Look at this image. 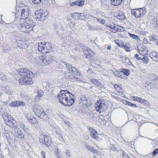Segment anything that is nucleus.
Segmentation results:
<instances>
[{
  "instance_id": "30",
  "label": "nucleus",
  "mask_w": 158,
  "mask_h": 158,
  "mask_svg": "<svg viewBox=\"0 0 158 158\" xmlns=\"http://www.w3.org/2000/svg\"><path fill=\"white\" fill-rule=\"evenodd\" d=\"M116 44L120 47L123 48L124 46V44L122 43L120 41L117 40L115 41Z\"/></svg>"
},
{
  "instance_id": "17",
  "label": "nucleus",
  "mask_w": 158,
  "mask_h": 158,
  "mask_svg": "<svg viewBox=\"0 0 158 158\" xmlns=\"http://www.w3.org/2000/svg\"><path fill=\"white\" fill-rule=\"evenodd\" d=\"M2 117L5 122L6 121H8L12 117L10 115L6 113H4L3 114H2Z\"/></svg>"
},
{
  "instance_id": "26",
  "label": "nucleus",
  "mask_w": 158,
  "mask_h": 158,
  "mask_svg": "<svg viewBox=\"0 0 158 158\" xmlns=\"http://www.w3.org/2000/svg\"><path fill=\"white\" fill-rule=\"evenodd\" d=\"M145 49L143 50V49H142V50H141L138 49V52L142 56H145V55L147 54V51Z\"/></svg>"
},
{
  "instance_id": "47",
  "label": "nucleus",
  "mask_w": 158,
  "mask_h": 158,
  "mask_svg": "<svg viewBox=\"0 0 158 158\" xmlns=\"http://www.w3.org/2000/svg\"><path fill=\"white\" fill-rule=\"evenodd\" d=\"M44 94V92L42 90H40L38 92V95L39 96H40V97H42Z\"/></svg>"
},
{
  "instance_id": "34",
  "label": "nucleus",
  "mask_w": 158,
  "mask_h": 158,
  "mask_svg": "<svg viewBox=\"0 0 158 158\" xmlns=\"http://www.w3.org/2000/svg\"><path fill=\"white\" fill-rule=\"evenodd\" d=\"M31 1V0H30ZM33 3L35 4L38 5L42 2L43 0H31Z\"/></svg>"
},
{
  "instance_id": "38",
  "label": "nucleus",
  "mask_w": 158,
  "mask_h": 158,
  "mask_svg": "<svg viewBox=\"0 0 158 158\" xmlns=\"http://www.w3.org/2000/svg\"><path fill=\"white\" fill-rule=\"evenodd\" d=\"M157 54L158 53L155 52H153L150 54V56L152 59V57H155L156 55H157Z\"/></svg>"
},
{
  "instance_id": "45",
  "label": "nucleus",
  "mask_w": 158,
  "mask_h": 158,
  "mask_svg": "<svg viewBox=\"0 0 158 158\" xmlns=\"http://www.w3.org/2000/svg\"><path fill=\"white\" fill-rule=\"evenodd\" d=\"M84 101H85L86 102H85V104L88 106H90L91 104L90 103V100L88 99H85L84 100Z\"/></svg>"
},
{
  "instance_id": "57",
  "label": "nucleus",
  "mask_w": 158,
  "mask_h": 158,
  "mask_svg": "<svg viewBox=\"0 0 158 158\" xmlns=\"http://www.w3.org/2000/svg\"><path fill=\"white\" fill-rule=\"evenodd\" d=\"M123 47L124 48L125 50L127 52H128L130 51V48L127 47L126 46L124 45V46Z\"/></svg>"
},
{
  "instance_id": "60",
  "label": "nucleus",
  "mask_w": 158,
  "mask_h": 158,
  "mask_svg": "<svg viewBox=\"0 0 158 158\" xmlns=\"http://www.w3.org/2000/svg\"><path fill=\"white\" fill-rule=\"evenodd\" d=\"M149 40L151 41H154L155 40V39L154 38V36L150 38Z\"/></svg>"
},
{
  "instance_id": "44",
  "label": "nucleus",
  "mask_w": 158,
  "mask_h": 158,
  "mask_svg": "<svg viewBox=\"0 0 158 158\" xmlns=\"http://www.w3.org/2000/svg\"><path fill=\"white\" fill-rule=\"evenodd\" d=\"M158 154V148L155 149L152 152L153 156H156Z\"/></svg>"
},
{
  "instance_id": "12",
  "label": "nucleus",
  "mask_w": 158,
  "mask_h": 158,
  "mask_svg": "<svg viewBox=\"0 0 158 158\" xmlns=\"http://www.w3.org/2000/svg\"><path fill=\"white\" fill-rule=\"evenodd\" d=\"M80 47L82 50L83 53L85 54V56L87 58H89V56L88 54V50H89V48L85 46L83 44L80 45Z\"/></svg>"
},
{
  "instance_id": "62",
  "label": "nucleus",
  "mask_w": 158,
  "mask_h": 158,
  "mask_svg": "<svg viewBox=\"0 0 158 158\" xmlns=\"http://www.w3.org/2000/svg\"><path fill=\"white\" fill-rule=\"evenodd\" d=\"M70 5L71 6H74V5H76L75 1H74L73 2H71L70 3Z\"/></svg>"
},
{
  "instance_id": "25",
  "label": "nucleus",
  "mask_w": 158,
  "mask_h": 158,
  "mask_svg": "<svg viewBox=\"0 0 158 158\" xmlns=\"http://www.w3.org/2000/svg\"><path fill=\"white\" fill-rule=\"evenodd\" d=\"M76 5L82 6L84 4V1L82 0H78L75 1Z\"/></svg>"
},
{
  "instance_id": "42",
  "label": "nucleus",
  "mask_w": 158,
  "mask_h": 158,
  "mask_svg": "<svg viewBox=\"0 0 158 158\" xmlns=\"http://www.w3.org/2000/svg\"><path fill=\"white\" fill-rule=\"evenodd\" d=\"M109 27L111 28V29H116L117 25L115 24L114 23H112V24H110L109 25Z\"/></svg>"
},
{
  "instance_id": "48",
  "label": "nucleus",
  "mask_w": 158,
  "mask_h": 158,
  "mask_svg": "<svg viewBox=\"0 0 158 158\" xmlns=\"http://www.w3.org/2000/svg\"><path fill=\"white\" fill-rule=\"evenodd\" d=\"M140 102H139L143 104V105H147V103H148V102L146 100H145L144 99H142L141 98V100H140Z\"/></svg>"
},
{
  "instance_id": "4",
  "label": "nucleus",
  "mask_w": 158,
  "mask_h": 158,
  "mask_svg": "<svg viewBox=\"0 0 158 158\" xmlns=\"http://www.w3.org/2000/svg\"><path fill=\"white\" fill-rule=\"evenodd\" d=\"M32 110L39 118L47 121L49 119L48 115L44 112L43 107L38 104L33 106Z\"/></svg>"
},
{
  "instance_id": "3",
  "label": "nucleus",
  "mask_w": 158,
  "mask_h": 158,
  "mask_svg": "<svg viewBox=\"0 0 158 158\" xmlns=\"http://www.w3.org/2000/svg\"><path fill=\"white\" fill-rule=\"evenodd\" d=\"M35 60V62L38 64L45 66L51 64L54 60V57L51 55H45L37 56Z\"/></svg>"
},
{
  "instance_id": "2",
  "label": "nucleus",
  "mask_w": 158,
  "mask_h": 158,
  "mask_svg": "<svg viewBox=\"0 0 158 158\" xmlns=\"http://www.w3.org/2000/svg\"><path fill=\"white\" fill-rule=\"evenodd\" d=\"M59 102L65 106H71L75 99L74 95L67 90L60 91L58 96Z\"/></svg>"
},
{
  "instance_id": "54",
  "label": "nucleus",
  "mask_w": 158,
  "mask_h": 158,
  "mask_svg": "<svg viewBox=\"0 0 158 158\" xmlns=\"http://www.w3.org/2000/svg\"><path fill=\"white\" fill-rule=\"evenodd\" d=\"M123 158H130L126 153L123 152Z\"/></svg>"
},
{
  "instance_id": "7",
  "label": "nucleus",
  "mask_w": 158,
  "mask_h": 158,
  "mask_svg": "<svg viewBox=\"0 0 158 158\" xmlns=\"http://www.w3.org/2000/svg\"><path fill=\"white\" fill-rule=\"evenodd\" d=\"M52 48L51 44L49 43L41 42L38 45L39 51L43 53L48 52L51 50Z\"/></svg>"
},
{
  "instance_id": "28",
  "label": "nucleus",
  "mask_w": 158,
  "mask_h": 158,
  "mask_svg": "<svg viewBox=\"0 0 158 158\" xmlns=\"http://www.w3.org/2000/svg\"><path fill=\"white\" fill-rule=\"evenodd\" d=\"M141 60L145 63L147 64L149 61V58L146 56H144L141 57Z\"/></svg>"
},
{
  "instance_id": "31",
  "label": "nucleus",
  "mask_w": 158,
  "mask_h": 158,
  "mask_svg": "<svg viewBox=\"0 0 158 158\" xmlns=\"http://www.w3.org/2000/svg\"><path fill=\"white\" fill-rule=\"evenodd\" d=\"M40 11L41 18L40 19H44L45 18H47V13L43 12Z\"/></svg>"
},
{
  "instance_id": "32",
  "label": "nucleus",
  "mask_w": 158,
  "mask_h": 158,
  "mask_svg": "<svg viewBox=\"0 0 158 158\" xmlns=\"http://www.w3.org/2000/svg\"><path fill=\"white\" fill-rule=\"evenodd\" d=\"M24 135L22 133V132L20 130L18 131V135H17V137L19 138L22 139L24 137Z\"/></svg>"
},
{
  "instance_id": "9",
  "label": "nucleus",
  "mask_w": 158,
  "mask_h": 158,
  "mask_svg": "<svg viewBox=\"0 0 158 158\" xmlns=\"http://www.w3.org/2000/svg\"><path fill=\"white\" fill-rule=\"evenodd\" d=\"M50 138L47 136H45L44 135H41L40 137V142L46 145H48L50 143Z\"/></svg>"
},
{
  "instance_id": "1",
  "label": "nucleus",
  "mask_w": 158,
  "mask_h": 158,
  "mask_svg": "<svg viewBox=\"0 0 158 158\" xmlns=\"http://www.w3.org/2000/svg\"><path fill=\"white\" fill-rule=\"evenodd\" d=\"M18 72L22 77L19 80L20 84L28 85L32 84L33 81L31 78L33 76V73L27 69H20L18 70Z\"/></svg>"
},
{
  "instance_id": "59",
  "label": "nucleus",
  "mask_w": 158,
  "mask_h": 158,
  "mask_svg": "<svg viewBox=\"0 0 158 158\" xmlns=\"http://www.w3.org/2000/svg\"><path fill=\"white\" fill-rule=\"evenodd\" d=\"M116 28H117V29H116V30H117V31H119L120 29L121 28V26L117 25Z\"/></svg>"
},
{
  "instance_id": "29",
  "label": "nucleus",
  "mask_w": 158,
  "mask_h": 158,
  "mask_svg": "<svg viewBox=\"0 0 158 158\" xmlns=\"http://www.w3.org/2000/svg\"><path fill=\"white\" fill-rule=\"evenodd\" d=\"M86 148L90 151L94 153H97L98 152L97 150L95 149L94 148H92L90 146H87Z\"/></svg>"
},
{
  "instance_id": "19",
  "label": "nucleus",
  "mask_w": 158,
  "mask_h": 158,
  "mask_svg": "<svg viewBox=\"0 0 158 158\" xmlns=\"http://www.w3.org/2000/svg\"><path fill=\"white\" fill-rule=\"evenodd\" d=\"M149 78L152 81H155L158 80V76L155 74L151 73L149 74Z\"/></svg>"
},
{
  "instance_id": "55",
  "label": "nucleus",
  "mask_w": 158,
  "mask_h": 158,
  "mask_svg": "<svg viewBox=\"0 0 158 158\" xmlns=\"http://www.w3.org/2000/svg\"><path fill=\"white\" fill-rule=\"evenodd\" d=\"M64 153L66 154V157H69L70 156V153L69 150H68Z\"/></svg>"
},
{
  "instance_id": "51",
  "label": "nucleus",
  "mask_w": 158,
  "mask_h": 158,
  "mask_svg": "<svg viewBox=\"0 0 158 158\" xmlns=\"http://www.w3.org/2000/svg\"><path fill=\"white\" fill-rule=\"evenodd\" d=\"M41 97H40V96H39L37 94L36 97H35V101L38 102L40 98H41Z\"/></svg>"
},
{
  "instance_id": "50",
  "label": "nucleus",
  "mask_w": 158,
  "mask_h": 158,
  "mask_svg": "<svg viewBox=\"0 0 158 158\" xmlns=\"http://www.w3.org/2000/svg\"><path fill=\"white\" fill-rule=\"evenodd\" d=\"M134 57H135L138 60H141V57L139 56V55L138 54L136 53L134 56Z\"/></svg>"
},
{
  "instance_id": "63",
  "label": "nucleus",
  "mask_w": 158,
  "mask_h": 158,
  "mask_svg": "<svg viewBox=\"0 0 158 158\" xmlns=\"http://www.w3.org/2000/svg\"><path fill=\"white\" fill-rule=\"evenodd\" d=\"M114 87L115 88H116V89L117 90H118V88H120V87L118 86V85H114Z\"/></svg>"
},
{
  "instance_id": "13",
  "label": "nucleus",
  "mask_w": 158,
  "mask_h": 158,
  "mask_svg": "<svg viewBox=\"0 0 158 158\" xmlns=\"http://www.w3.org/2000/svg\"><path fill=\"white\" fill-rule=\"evenodd\" d=\"M120 57L121 58L122 61L123 63L128 65L133 66V64H132L131 61L127 57L125 56H122Z\"/></svg>"
},
{
  "instance_id": "11",
  "label": "nucleus",
  "mask_w": 158,
  "mask_h": 158,
  "mask_svg": "<svg viewBox=\"0 0 158 158\" xmlns=\"http://www.w3.org/2000/svg\"><path fill=\"white\" fill-rule=\"evenodd\" d=\"M5 123L11 127H14L16 126V121L13 117L11 118L8 121H6Z\"/></svg>"
},
{
  "instance_id": "53",
  "label": "nucleus",
  "mask_w": 158,
  "mask_h": 158,
  "mask_svg": "<svg viewBox=\"0 0 158 158\" xmlns=\"http://www.w3.org/2000/svg\"><path fill=\"white\" fill-rule=\"evenodd\" d=\"M152 59L153 60L157 62V60H158V53L157 54L155 57H153Z\"/></svg>"
},
{
  "instance_id": "15",
  "label": "nucleus",
  "mask_w": 158,
  "mask_h": 158,
  "mask_svg": "<svg viewBox=\"0 0 158 158\" xmlns=\"http://www.w3.org/2000/svg\"><path fill=\"white\" fill-rule=\"evenodd\" d=\"M131 13L132 15L136 18H140L139 13V9H135V10H131Z\"/></svg>"
},
{
  "instance_id": "58",
  "label": "nucleus",
  "mask_w": 158,
  "mask_h": 158,
  "mask_svg": "<svg viewBox=\"0 0 158 158\" xmlns=\"http://www.w3.org/2000/svg\"><path fill=\"white\" fill-rule=\"evenodd\" d=\"M77 14V13H71L70 15H71V16L73 18H74V15H76Z\"/></svg>"
},
{
  "instance_id": "6",
  "label": "nucleus",
  "mask_w": 158,
  "mask_h": 158,
  "mask_svg": "<svg viewBox=\"0 0 158 158\" xmlns=\"http://www.w3.org/2000/svg\"><path fill=\"white\" fill-rule=\"evenodd\" d=\"M108 105V103L105 101H97L95 104L96 110L100 113L104 112L107 109Z\"/></svg>"
},
{
  "instance_id": "10",
  "label": "nucleus",
  "mask_w": 158,
  "mask_h": 158,
  "mask_svg": "<svg viewBox=\"0 0 158 158\" xmlns=\"http://www.w3.org/2000/svg\"><path fill=\"white\" fill-rule=\"evenodd\" d=\"M89 132L90 133V135L91 137L95 139H97L98 138V134L97 131L91 127H89L88 128Z\"/></svg>"
},
{
  "instance_id": "23",
  "label": "nucleus",
  "mask_w": 158,
  "mask_h": 158,
  "mask_svg": "<svg viewBox=\"0 0 158 158\" xmlns=\"http://www.w3.org/2000/svg\"><path fill=\"white\" fill-rule=\"evenodd\" d=\"M70 72L68 71H65L63 73V75L64 77L66 79H69V78H71V76H70Z\"/></svg>"
},
{
  "instance_id": "46",
  "label": "nucleus",
  "mask_w": 158,
  "mask_h": 158,
  "mask_svg": "<svg viewBox=\"0 0 158 158\" xmlns=\"http://www.w3.org/2000/svg\"><path fill=\"white\" fill-rule=\"evenodd\" d=\"M6 79L5 75L2 73H0V80H4Z\"/></svg>"
},
{
  "instance_id": "43",
  "label": "nucleus",
  "mask_w": 158,
  "mask_h": 158,
  "mask_svg": "<svg viewBox=\"0 0 158 158\" xmlns=\"http://www.w3.org/2000/svg\"><path fill=\"white\" fill-rule=\"evenodd\" d=\"M63 63H64V64L66 66V67L67 68V69L69 71V70H70V69H71L70 67H71V66H72V65L69 64H68L66 62H63Z\"/></svg>"
},
{
  "instance_id": "52",
  "label": "nucleus",
  "mask_w": 158,
  "mask_h": 158,
  "mask_svg": "<svg viewBox=\"0 0 158 158\" xmlns=\"http://www.w3.org/2000/svg\"><path fill=\"white\" fill-rule=\"evenodd\" d=\"M20 127L23 128L24 130H26L27 127H26L24 125L23 123H20Z\"/></svg>"
},
{
  "instance_id": "36",
  "label": "nucleus",
  "mask_w": 158,
  "mask_h": 158,
  "mask_svg": "<svg viewBox=\"0 0 158 158\" xmlns=\"http://www.w3.org/2000/svg\"><path fill=\"white\" fill-rule=\"evenodd\" d=\"M98 81L96 79L93 78L91 80L90 82V83L94 84V85H96Z\"/></svg>"
},
{
  "instance_id": "61",
  "label": "nucleus",
  "mask_w": 158,
  "mask_h": 158,
  "mask_svg": "<svg viewBox=\"0 0 158 158\" xmlns=\"http://www.w3.org/2000/svg\"><path fill=\"white\" fill-rule=\"evenodd\" d=\"M154 25L157 28H158V21H156V23H154Z\"/></svg>"
},
{
  "instance_id": "41",
  "label": "nucleus",
  "mask_w": 158,
  "mask_h": 158,
  "mask_svg": "<svg viewBox=\"0 0 158 158\" xmlns=\"http://www.w3.org/2000/svg\"><path fill=\"white\" fill-rule=\"evenodd\" d=\"M96 85H97L98 87L100 88H103L104 87V86L103 85V84L99 81L98 82Z\"/></svg>"
},
{
  "instance_id": "21",
  "label": "nucleus",
  "mask_w": 158,
  "mask_h": 158,
  "mask_svg": "<svg viewBox=\"0 0 158 158\" xmlns=\"http://www.w3.org/2000/svg\"><path fill=\"white\" fill-rule=\"evenodd\" d=\"M112 4L114 6H118L119 5L122 1L120 0H111Z\"/></svg>"
},
{
  "instance_id": "37",
  "label": "nucleus",
  "mask_w": 158,
  "mask_h": 158,
  "mask_svg": "<svg viewBox=\"0 0 158 158\" xmlns=\"http://www.w3.org/2000/svg\"><path fill=\"white\" fill-rule=\"evenodd\" d=\"M110 149L112 151L114 152L117 150L116 148L115 145H110Z\"/></svg>"
},
{
  "instance_id": "18",
  "label": "nucleus",
  "mask_w": 158,
  "mask_h": 158,
  "mask_svg": "<svg viewBox=\"0 0 158 158\" xmlns=\"http://www.w3.org/2000/svg\"><path fill=\"white\" fill-rule=\"evenodd\" d=\"M122 73L125 78H126V76H128L130 75V71L128 69H122Z\"/></svg>"
},
{
  "instance_id": "24",
  "label": "nucleus",
  "mask_w": 158,
  "mask_h": 158,
  "mask_svg": "<svg viewBox=\"0 0 158 158\" xmlns=\"http://www.w3.org/2000/svg\"><path fill=\"white\" fill-rule=\"evenodd\" d=\"M19 101L12 102L10 104V106L11 107H17L19 106Z\"/></svg>"
},
{
  "instance_id": "33",
  "label": "nucleus",
  "mask_w": 158,
  "mask_h": 158,
  "mask_svg": "<svg viewBox=\"0 0 158 158\" xmlns=\"http://www.w3.org/2000/svg\"><path fill=\"white\" fill-rule=\"evenodd\" d=\"M40 11H38L35 12V15L36 16L35 18H36L37 19H38V20H40V19L41 15Z\"/></svg>"
},
{
  "instance_id": "14",
  "label": "nucleus",
  "mask_w": 158,
  "mask_h": 158,
  "mask_svg": "<svg viewBox=\"0 0 158 158\" xmlns=\"http://www.w3.org/2000/svg\"><path fill=\"white\" fill-rule=\"evenodd\" d=\"M139 13L140 17H143L147 12V9L146 7L144 6L142 8H139Z\"/></svg>"
},
{
  "instance_id": "56",
  "label": "nucleus",
  "mask_w": 158,
  "mask_h": 158,
  "mask_svg": "<svg viewBox=\"0 0 158 158\" xmlns=\"http://www.w3.org/2000/svg\"><path fill=\"white\" fill-rule=\"evenodd\" d=\"M19 106H23L25 105V103H24L23 102H20L19 101Z\"/></svg>"
},
{
  "instance_id": "20",
  "label": "nucleus",
  "mask_w": 158,
  "mask_h": 158,
  "mask_svg": "<svg viewBox=\"0 0 158 158\" xmlns=\"http://www.w3.org/2000/svg\"><path fill=\"white\" fill-rule=\"evenodd\" d=\"M115 75L118 77H119L122 78L123 79H125V77H123L122 73V70L121 71H117L115 73Z\"/></svg>"
},
{
  "instance_id": "8",
  "label": "nucleus",
  "mask_w": 158,
  "mask_h": 158,
  "mask_svg": "<svg viewBox=\"0 0 158 158\" xmlns=\"http://www.w3.org/2000/svg\"><path fill=\"white\" fill-rule=\"evenodd\" d=\"M31 16L30 15L29 8L28 6H25V8L23 9L21 14V19H28L29 21V17Z\"/></svg>"
},
{
  "instance_id": "5",
  "label": "nucleus",
  "mask_w": 158,
  "mask_h": 158,
  "mask_svg": "<svg viewBox=\"0 0 158 158\" xmlns=\"http://www.w3.org/2000/svg\"><path fill=\"white\" fill-rule=\"evenodd\" d=\"M32 21H26V22L23 23L20 27L21 31L25 32L26 33H28L30 31L32 30L34 25L32 24Z\"/></svg>"
},
{
  "instance_id": "16",
  "label": "nucleus",
  "mask_w": 158,
  "mask_h": 158,
  "mask_svg": "<svg viewBox=\"0 0 158 158\" xmlns=\"http://www.w3.org/2000/svg\"><path fill=\"white\" fill-rule=\"evenodd\" d=\"M70 68L71 69L69 70V71L76 75L77 76L80 75V73L76 68L73 66H71Z\"/></svg>"
},
{
  "instance_id": "40",
  "label": "nucleus",
  "mask_w": 158,
  "mask_h": 158,
  "mask_svg": "<svg viewBox=\"0 0 158 158\" xmlns=\"http://www.w3.org/2000/svg\"><path fill=\"white\" fill-rule=\"evenodd\" d=\"M141 98H139L137 97L133 96L132 98V99L133 100L135 101H137L138 102H140V100H141Z\"/></svg>"
},
{
  "instance_id": "35",
  "label": "nucleus",
  "mask_w": 158,
  "mask_h": 158,
  "mask_svg": "<svg viewBox=\"0 0 158 158\" xmlns=\"http://www.w3.org/2000/svg\"><path fill=\"white\" fill-rule=\"evenodd\" d=\"M88 54L89 56V58H90V57L93 56L94 54V52L92 50H90L89 48V50H88Z\"/></svg>"
},
{
  "instance_id": "64",
  "label": "nucleus",
  "mask_w": 158,
  "mask_h": 158,
  "mask_svg": "<svg viewBox=\"0 0 158 158\" xmlns=\"http://www.w3.org/2000/svg\"><path fill=\"white\" fill-rule=\"evenodd\" d=\"M110 31L113 33H116L117 32V30L116 29H111Z\"/></svg>"
},
{
  "instance_id": "49",
  "label": "nucleus",
  "mask_w": 158,
  "mask_h": 158,
  "mask_svg": "<svg viewBox=\"0 0 158 158\" xmlns=\"http://www.w3.org/2000/svg\"><path fill=\"white\" fill-rule=\"evenodd\" d=\"M127 104H128L129 106H130L132 107H136V105H135V104H133L131 103V102H128Z\"/></svg>"
},
{
  "instance_id": "27",
  "label": "nucleus",
  "mask_w": 158,
  "mask_h": 158,
  "mask_svg": "<svg viewBox=\"0 0 158 158\" xmlns=\"http://www.w3.org/2000/svg\"><path fill=\"white\" fill-rule=\"evenodd\" d=\"M129 34L131 37L136 40L138 42L139 40L140 41V38L138 35L130 33H129Z\"/></svg>"
},
{
  "instance_id": "22",
  "label": "nucleus",
  "mask_w": 158,
  "mask_h": 158,
  "mask_svg": "<svg viewBox=\"0 0 158 158\" xmlns=\"http://www.w3.org/2000/svg\"><path fill=\"white\" fill-rule=\"evenodd\" d=\"M28 121L33 124H37L38 123V121L34 117H30L28 119Z\"/></svg>"
},
{
  "instance_id": "39",
  "label": "nucleus",
  "mask_w": 158,
  "mask_h": 158,
  "mask_svg": "<svg viewBox=\"0 0 158 158\" xmlns=\"http://www.w3.org/2000/svg\"><path fill=\"white\" fill-rule=\"evenodd\" d=\"M77 14H78V17H79L80 18L83 19L85 18V16H84L85 15V13H78Z\"/></svg>"
}]
</instances>
